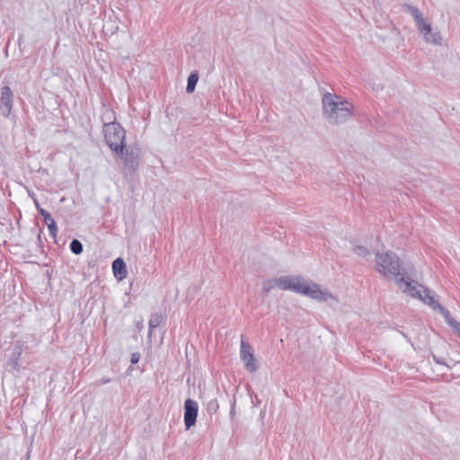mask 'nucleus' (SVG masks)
Wrapping results in <instances>:
<instances>
[{
	"mask_svg": "<svg viewBox=\"0 0 460 460\" xmlns=\"http://www.w3.org/2000/svg\"><path fill=\"white\" fill-rule=\"evenodd\" d=\"M69 247H70L71 252L75 255H79L83 252V244L77 239L72 240L69 244Z\"/></svg>",
	"mask_w": 460,
	"mask_h": 460,
	"instance_id": "19",
	"label": "nucleus"
},
{
	"mask_svg": "<svg viewBox=\"0 0 460 460\" xmlns=\"http://www.w3.org/2000/svg\"><path fill=\"white\" fill-rule=\"evenodd\" d=\"M0 113L8 118L13 110V93L8 85L0 88Z\"/></svg>",
	"mask_w": 460,
	"mask_h": 460,
	"instance_id": "8",
	"label": "nucleus"
},
{
	"mask_svg": "<svg viewBox=\"0 0 460 460\" xmlns=\"http://www.w3.org/2000/svg\"><path fill=\"white\" fill-rule=\"evenodd\" d=\"M112 270L114 277L119 279L122 280L127 277V266L125 261L121 258H117L112 262Z\"/></svg>",
	"mask_w": 460,
	"mask_h": 460,
	"instance_id": "13",
	"label": "nucleus"
},
{
	"mask_svg": "<svg viewBox=\"0 0 460 460\" xmlns=\"http://www.w3.org/2000/svg\"><path fill=\"white\" fill-rule=\"evenodd\" d=\"M304 279L299 276H283L276 278V285L279 289L300 293Z\"/></svg>",
	"mask_w": 460,
	"mask_h": 460,
	"instance_id": "7",
	"label": "nucleus"
},
{
	"mask_svg": "<svg viewBox=\"0 0 460 460\" xmlns=\"http://www.w3.org/2000/svg\"><path fill=\"white\" fill-rule=\"evenodd\" d=\"M323 116L332 125H340L348 121L354 111L351 102L343 97L325 93L322 98Z\"/></svg>",
	"mask_w": 460,
	"mask_h": 460,
	"instance_id": "1",
	"label": "nucleus"
},
{
	"mask_svg": "<svg viewBox=\"0 0 460 460\" xmlns=\"http://www.w3.org/2000/svg\"><path fill=\"white\" fill-rule=\"evenodd\" d=\"M34 205H35V207H36V208H37V210H38V212H39V213H40V209H43V208L40 207V205L39 201H38L36 199H34Z\"/></svg>",
	"mask_w": 460,
	"mask_h": 460,
	"instance_id": "25",
	"label": "nucleus"
},
{
	"mask_svg": "<svg viewBox=\"0 0 460 460\" xmlns=\"http://www.w3.org/2000/svg\"><path fill=\"white\" fill-rule=\"evenodd\" d=\"M40 214L43 217L44 223L48 226L50 235L52 237H56L58 234V227L55 220L46 209H40Z\"/></svg>",
	"mask_w": 460,
	"mask_h": 460,
	"instance_id": "14",
	"label": "nucleus"
},
{
	"mask_svg": "<svg viewBox=\"0 0 460 460\" xmlns=\"http://www.w3.org/2000/svg\"><path fill=\"white\" fill-rule=\"evenodd\" d=\"M198 402L192 399H187L184 402V423L186 429L195 425L198 415Z\"/></svg>",
	"mask_w": 460,
	"mask_h": 460,
	"instance_id": "10",
	"label": "nucleus"
},
{
	"mask_svg": "<svg viewBox=\"0 0 460 460\" xmlns=\"http://www.w3.org/2000/svg\"><path fill=\"white\" fill-rule=\"evenodd\" d=\"M198 81H199L198 72H193L189 75L187 86H186V92L188 93H191L194 92Z\"/></svg>",
	"mask_w": 460,
	"mask_h": 460,
	"instance_id": "18",
	"label": "nucleus"
},
{
	"mask_svg": "<svg viewBox=\"0 0 460 460\" xmlns=\"http://www.w3.org/2000/svg\"><path fill=\"white\" fill-rule=\"evenodd\" d=\"M353 252L362 258H367L370 255V251L363 245H354Z\"/></svg>",
	"mask_w": 460,
	"mask_h": 460,
	"instance_id": "21",
	"label": "nucleus"
},
{
	"mask_svg": "<svg viewBox=\"0 0 460 460\" xmlns=\"http://www.w3.org/2000/svg\"><path fill=\"white\" fill-rule=\"evenodd\" d=\"M406 274H402L397 280L398 288L405 294L419 298L421 296L422 288L421 285H419L418 282L412 281L410 278H406Z\"/></svg>",
	"mask_w": 460,
	"mask_h": 460,
	"instance_id": "6",
	"label": "nucleus"
},
{
	"mask_svg": "<svg viewBox=\"0 0 460 460\" xmlns=\"http://www.w3.org/2000/svg\"><path fill=\"white\" fill-rule=\"evenodd\" d=\"M376 270L385 278H393L397 280L402 274H406V270L402 266L398 255L392 252H376Z\"/></svg>",
	"mask_w": 460,
	"mask_h": 460,
	"instance_id": "2",
	"label": "nucleus"
},
{
	"mask_svg": "<svg viewBox=\"0 0 460 460\" xmlns=\"http://www.w3.org/2000/svg\"><path fill=\"white\" fill-rule=\"evenodd\" d=\"M403 9L411 15L416 22L418 31L427 43H432L437 46L442 44V37L440 33L438 31L432 32L431 25L426 22L421 12L417 6L406 4L403 5Z\"/></svg>",
	"mask_w": 460,
	"mask_h": 460,
	"instance_id": "3",
	"label": "nucleus"
},
{
	"mask_svg": "<svg viewBox=\"0 0 460 460\" xmlns=\"http://www.w3.org/2000/svg\"><path fill=\"white\" fill-rule=\"evenodd\" d=\"M318 302H326L329 299L336 300L335 296L328 290L321 289L320 286L313 281L304 279L300 293Z\"/></svg>",
	"mask_w": 460,
	"mask_h": 460,
	"instance_id": "5",
	"label": "nucleus"
},
{
	"mask_svg": "<svg viewBox=\"0 0 460 460\" xmlns=\"http://www.w3.org/2000/svg\"><path fill=\"white\" fill-rule=\"evenodd\" d=\"M122 160L124 168L128 172H134L139 165V155L137 152L128 149L125 146V150L123 151V155H119Z\"/></svg>",
	"mask_w": 460,
	"mask_h": 460,
	"instance_id": "11",
	"label": "nucleus"
},
{
	"mask_svg": "<svg viewBox=\"0 0 460 460\" xmlns=\"http://www.w3.org/2000/svg\"><path fill=\"white\" fill-rule=\"evenodd\" d=\"M110 381H111L110 378L102 377V378L99 379L96 383H97V385H102L109 383Z\"/></svg>",
	"mask_w": 460,
	"mask_h": 460,
	"instance_id": "24",
	"label": "nucleus"
},
{
	"mask_svg": "<svg viewBox=\"0 0 460 460\" xmlns=\"http://www.w3.org/2000/svg\"><path fill=\"white\" fill-rule=\"evenodd\" d=\"M422 288V293L420 300L429 305L432 309L438 311L441 314H443V310H447L444 306H442L438 301L435 300L434 296H431L430 290L420 286Z\"/></svg>",
	"mask_w": 460,
	"mask_h": 460,
	"instance_id": "12",
	"label": "nucleus"
},
{
	"mask_svg": "<svg viewBox=\"0 0 460 460\" xmlns=\"http://www.w3.org/2000/svg\"><path fill=\"white\" fill-rule=\"evenodd\" d=\"M139 359H140V354L139 353H133L131 355L130 361H131L132 364H137L139 361Z\"/></svg>",
	"mask_w": 460,
	"mask_h": 460,
	"instance_id": "23",
	"label": "nucleus"
},
{
	"mask_svg": "<svg viewBox=\"0 0 460 460\" xmlns=\"http://www.w3.org/2000/svg\"><path fill=\"white\" fill-rule=\"evenodd\" d=\"M443 317L446 323L453 329L455 333L460 338V323L455 320L448 310H443Z\"/></svg>",
	"mask_w": 460,
	"mask_h": 460,
	"instance_id": "16",
	"label": "nucleus"
},
{
	"mask_svg": "<svg viewBox=\"0 0 460 460\" xmlns=\"http://www.w3.org/2000/svg\"><path fill=\"white\" fill-rule=\"evenodd\" d=\"M240 357L244 362L247 371L254 373L257 370L258 367L252 351V347L244 340L241 341Z\"/></svg>",
	"mask_w": 460,
	"mask_h": 460,
	"instance_id": "9",
	"label": "nucleus"
},
{
	"mask_svg": "<svg viewBox=\"0 0 460 460\" xmlns=\"http://www.w3.org/2000/svg\"><path fill=\"white\" fill-rule=\"evenodd\" d=\"M275 287H277L276 285V279H266L263 281L262 283V293L264 295H267L270 292L271 289H273Z\"/></svg>",
	"mask_w": 460,
	"mask_h": 460,
	"instance_id": "20",
	"label": "nucleus"
},
{
	"mask_svg": "<svg viewBox=\"0 0 460 460\" xmlns=\"http://www.w3.org/2000/svg\"><path fill=\"white\" fill-rule=\"evenodd\" d=\"M22 353V347L19 345H16L13 348L12 357L8 362V364L13 367V370L19 371V369H20L19 362H20Z\"/></svg>",
	"mask_w": 460,
	"mask_h": 460,
	"instance_id": "15",
	"label": "nucleus"
},
{
	"mask_svg": "<svg viewBox=\"0 0 460 460\" xmlns=\"http://www.w3.org/2000/svg\"><path fill=\"white\" fill-rule=\"evenodd\" d=\"M219 408V404L217 399H212L208 402L206 410L209 415L215 414Z\"/></svg>",
	"mask_w": 460,
	"mask_h": 460,
	"instance_id": "22",
	"label": "nucleus"
},
{
	"mask_svg": "<svg viewBox=\"0 0 460 460\" xmlns=\"http://www.w3.org/2000/svg\"><path fill=\"white\" fill-rule=\"evenodd\" d=\"M102 131L109 147L116 155H123L126 132L121 125L115 121L104 122Z\"/></svg>",
	"mask_w": 460,
	"mask_h": 460,
	"instance_id": "4",
	"label": "nucleus"
},
{
	"mask_svg": "<svg viewBox=\"0 0 460 460\" xmlns=\"http://www.w3.org/2000/svg\"><path fill=\"white\" fill-rule=\"evenodd\" d=\"M163 320H164V317H163L162 314L156 313V314H153L151 315L149 323H148L149 335H151L154 329H155L156 327H158L161 324Z\"/></svg>",
	"mask_w": 460,
	"mask_h": 460,
	"instance_id": "17",
	"label": "nucleus"
},
{
	"mask_svg": "<svg viewBox=\"0 0 460 460\" xmlns=\"http://www.w3.org/2000/svg\"><path fill=\"white\" fill-rule=\"evenodd\" d=\"M433 358L436 361V363L440 364V365H445V362L443 360L438 358L436 356H433Z\"/></svg>",
	"mask_w": 460,
	"mask_h": 460,
	"instance_id": "26",
	"label": "nucleus"
}]
</instances>
